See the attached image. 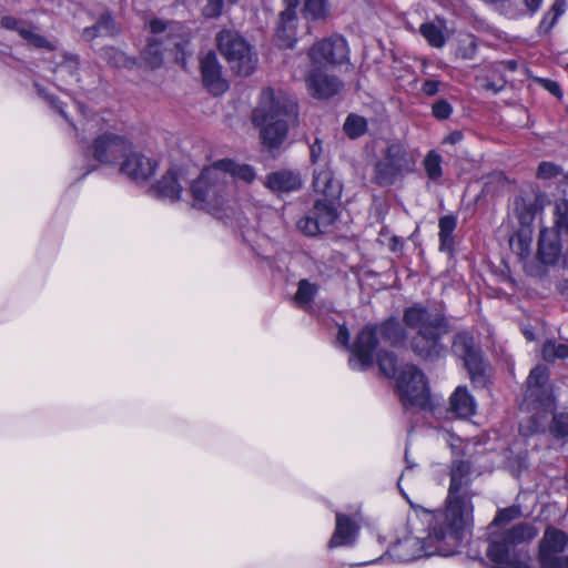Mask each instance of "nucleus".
Segmentation results:
<instances>
[{"mask_svg":"<svg viewBox=\"0 0 568 568\" xmlns=\"http://www.w3.org/2000/svg\"><path fill=\"white\" fill-rule=\"evenodd\" d=\"M404 326L390 317L378 327L382 338L390 346L408 345L412 353L423 362L435 363L445 357L447 346L444 337L450 332L446 314L436 307L415 303L403 311Z\"/></svg>","mask_w":568,"mask_h":568,"instance_id":"f257e3e1","label":"nucleus"},{"mask_svg":"<svg viewBox=\"0 0 568 568\" xmlns=\"http://www.w3.org/2000/svg\"><path fill=\"white\" fill-rule=\"evenodd\" d=\"M470 473L469 462L462 459L452 462L446 508L435 514L437 516L435 530L439 531L442 525L450 526V531L445 536L450 542H455L458 535L464 536L473 515L471 499L476 494L471 489Z\"/></svg>","mask_w":568,"mask_h":568,"instance_id":"f03ea898","label":"nucleus"},{"mask_svg":"<svg viewBox=\"0 0 568 568\" xmlns=\"http://www.w3.org/2000/svg\"><path fill=\"white\" fill-rule=\"evenodd\" d=\"M298 106L294 98L266 88L253 111L252 121L260 129L261 139L268 148L283 143L290 126L297 123Z\"/></svg>","mask_w":568,"mask_h":568,"instance_id":"7ed1b4c3","label":"nucleus"},{"mask_svg":"<svg viewBox=\"0 0 568 568\" xmlns=\"http://www.w3.org/2000/svg\"><path fill=\"white\" fill-rule=\"evenodd\" d=\"M234 179L251 183L255 179V172L247 164H237L229 159L219 160L202 171L192 183L191 193L199 202L219 205Z\"/></svg>","mask_w":568,"mask_h":568,"instance_id":"20e7f679","label":"nucleus"},{"mask_svg":"<svg viewBox=\"0 0 568 568\" xmlns=\"http://www.w3.org/2000/svg\"><path fill=\"white\" fill-rule=\"evenodd\" d=\"M377 363L387 377L396 376V387L406 408L425 410L430 406L429 389L424 373L414 364H405L398 371L397 358L392 352H379Z\"/></svg>","mask_w":568,"mask_h":568,"instance_id":"39448f33","label":"nucleus"},{"mask_svg":"<svg viewBox=\"0 0 568 568\" xmlns=\"http://www.w3.org/2000/svg\"><path fill=\"white\" fill-rule=\"evenodd\" d=\"M437 516L434 515L429 524V534L427 538L422 539L415 536L405 537L398 540L390 548L395 558L400 561H412L422 557L434 555L450 556L457 551V548L464 536L458 535L455 542H450L445 536L450 531V526L442 525L439 531L435 530Z\"/></svg>","mask_w":568,"mask_h":568,"instance_id":"423d86ee","label":"nucleus"},{"mask_svg":"<svg viewBox=\"0 0 568 568\" xmlns=\"http://www.w3.org/2000/svg\"><path fill=\"white\" fill-rule=\"evenodd\" d=\"M537 535L538 529L534 525L519 523L494 536L487 549V556L494 562L490 568H530L526 560L518 558L515 547L531 541Z\"/></svg>","mask_w":568,"mask_h":568,"instance_id":"0eeeda50","label":"nucleus"},{"mask_svg":"<svg viewBox=\"0 0 568 568\" xmlns=\"http://www.w3.org/2000/svg\"><path fill=\"white\" fill-rule=\"evenodd\" d=\"M150 29L153 36L143 51V60L151 69L162 64L165 51H174L176 55L184 52L186 41L176 34L180 30L179 24L154 19L150 22Z\"/></svg>","mask_w":568,"mask_h":568,"instance_id":"6e6552de","label":"nucleus"},{"mask_svg":"<svg viewBox=\"0 0 568 568\" xmlns=\"http://www.w3.org/2000/svg\"><path fill=\"white\" fill-rule=\"evenodd\" d=\"M216 42L220 52L237 74L250 75L254 71L257 57L242 36L235 31L222 30Z\"/></svg>","mask_w":568,"mask_h":568,"instance_id":"1a4fd4ad","label":"nucleus"},{"mask_svg":"<svg viewBox=\"0 0 568 568\" xmlns=\"http://www.w3.org/2000/svg\"><path fill=\"white\" fill-rule=\"evenodd\" d=\"M287 7L280 14V23L276 30L277 38L285 47H292L295 42L296 8L303 4L301 13L311 20L324 19L328 14L326 0H286Z\"/></svg>","mask_w":568,"mask_h":568,"instance_id":"9d476101","label":"nucleus"},{"mask_svg":"<svg viewBox=\"0 0 568 568\" xmlns=\"http://www.w3.org/2000/svg\"><path fill=\"white\" fill-rule=\"evenodd\" d=\"M415 160L399 142L390 143L375 164L374 179L382 186L392 185L399 176L414 170Z\"/></svg>","mask_w":568,"mask_h":568,"instance_id":"9b49d317","label":"nucleus"},{"mask_svg":"<svg viewBox=\"0 0 568 568\" xmlns=\"http://www.w3.org/2000/svg\"><path fill=\"white\" fill-rule=\"evenodd\" d=\"M568 546V535L556 527H546L538 545V560L542 568H568V556H559Z\"/></svg>","mask_w":568,"mask_h":568,"instance_id":"f8f14e48","label":"nucleus"},{"mask_svg":"<svg viewBox=\"0 0 568 568\" xmlns=\"http://www.w3.org/2000/svg\"><path fill=\"white\" fill-rule=\"evenodd\" d=\"M452 349L456 356L463 358L471 382L484 385L486 383L485 364L481 351L475 345L473 335L467 332L455 334Z\"/></svg>","mask_w":568,"mask_h":568,"instance_id":"ddd939ff","label":"nucleus"},{"mask_svg":"<svg viewBox=\"0 0 568 568\" xmlns=\"http://www.w3.org/2000/svg\"><path fill=\"white\" fill-rule=\"evenodd\" d=\"M336 201L316 200L307 215L297 222L298 230L307 236L326 233L338 217Z\"/></svg>","mask_w":568,"mask_h":568,"instance_id":"4468645a","label":"nucleus"},{"mask_svg":"<svg viewBox=\"0 0 568 568\" xmlns=\"http://www.w3.org/2000/svg\"><path fill=\"white\" fill-rule=\"evenodd\" d=\"M132 149V143L125 138L104 133L98 136L92 145L93 158L102 164H113L124 159Z\"/></svg>","mask_w":568,"mask_h":568,"instance_id":"2eb2a0df","label":"nucleus"},{"mask_svg":"<svg viewBox=\"0 0 568 568\" xmlns=\"http://www.w3.org/2000/svg\"><path fill=\"white\" fill-rule=\"evenodd\" d=\"M314 65L342 64L347 60L348 47L346 40L341 36H334L313 44L308 52Z\"/></svg>","mask_w":568,"mask_h":568,"instance_id":"dca6fc26","label":"nucleus"},{"mask_svg":"<svg viewBox=\"0 0 568 568\" xmlns=\"http://www.w3.org/2000/svg\"><path fill=\"white\" fill-rule=\"evenodd\" d=\"M525 399L545 407L551 405L549 372L546 366L538 365L530 371L526 381Z\"/></svg>","mask_w":568,"mask_h":568,"instance_id":"f3484780","label":"nucleus"},{"mask_svg":"<svg viewBox=\"0 0 568 568\" xmlns=\"http://www.w3.org/2000/svg\"><path fill=\"white\" fill-rule=\"evenodd\" d=\"M305 83L310 94L316 99H328L343 88V82L337 77L326 73L317 65L310 70Z\"/></svg>","mask_w":568,"mask_h":568,"instance_id":"a211bd4d","label":"nucleus"},{"mask_svg":"<svg viewBox=\"0 0 568 568\" xmlns=\"http://www.w3.org/2000/svg\"><path fill=\"white\" fill-rule=\"evenodd\" d=\"M377 332L375 327L366 326L364 327L352 347V353L354 357H356L357 362L353 363L351 359V365H359L362 369H366L371 367L374 363V352L378 345L377 341Z\"/></svg>","mask_w":568,"mask_h":568,"instance_id":"6ab92c4d","label":"nucleus"},{"mask_svg":"<svg viewBox=\"0 0 568 568\" xmlns=\"http://www.w3.org/2000/svg\"><path fill=\"white\" fill-rule=\"evenodd\" d=\"M201 74L205 88L214 95L222 94L227 89V82L222 77V67L214 52L210 51L202 58Z\"/></svg>","mask_w":568,"mask_h":568,"instance_id":"aec40b11","label":"nucleus"},{"mask_svg":"<svg viewBox=\"0 0 568 568\" xmlns=\"http://www.w3.org/2000/svg\"><path fill=\"white\" fill-rule=\"evenodd\" d=\"M312 185L315 193L324 196L323 200L337 201L341 197L342 184L327 164L314 169Z\"/></svg>","mask_w":568,"mask_h":568,"instance_id":"412c9836","label":"nucleus"},{"mask_svg":"<svg viewBox=\"0 0 568 568\" xmlns=\"http://www.w3.org/2000/svg\"><path fill=\"white\" fill-rule=\"evenodd\" d=\"M156 163L151 159L131 149L124 156L120 170L134 181H145L154 173Z\"/></svg>","mask_w":568,"mask_h":568,"instance_id":"4be33fe9","label":"nucleus"},{"mask_svg":"<svg viewBox=\"0 0 568 568\" xmlns=\"http://www.w3.org/2000/svg\"><path fill=\"white\" fill-rule=\"evenodd\" d=\"M561 254L559 231L542 229L538 240V257L544 264H555Z\"/></svg>","mask_w":568,"mask_h":568,"instance_id":"5701e85b","label":"nucleus"},{"mask_svg":"<svg viewBox=\"0 0 568 568\" xmlns=\"http://www.w3.org/2000/svg\"><path fill=\"white\" fill-rule=\"evenodd\" d=\"M265 186L277 193H290L302 187L303 182L298 172L278 170L266 175Z\"/></svg>","mask_w":568,"mask_h":568,"instance_id":"b1692460","label":"nucleus"},{"mask_svg":"<svg viewBox=\"0 0 568 568\" xmlns=\"http://www.w3.org/2000/svg\"><path fill=\"white\" fill-rule=\"evenodd\" d=\"M357 535V526L346 515L336 514L335 531L328 541L329 548L353 545Z\"/></svg>","mask_w":568,"mask_h":568,"instance_id":"393cba45","label":"nucleus"},{"mask_svg":"<svg viewBox=\"0 0 568 568\" xmlns=\"http://www.w3.org/2000/svg\"><path fill=\"white\" fill-rule=\"evenodd\" d=\"M476 403L465 386H458L449 397V412L459 418L475 414Z\"/></svg>","mask_w":568,"mask_h":568,"instance_id":"a878e982","label":"nucleus"},{"mask_svg":"<svg viewBox=\"0 0 568 568\" xmlns=\"http://www.w3.org/2000/svg\"><path fill=\"white\" fill-rule=\"evenodd\" d=\"M120 29L112 16L108 12L102 13L97 21L82 30L81 37L84 41H92L100 37H114Z\"/></svg>","mask_w":568,"mask_h":568,"instance_id":"bb28decb","label":"nucleus"},{"mask_svg":"<svg viewBox=\"0 0 568 568\" xmlns=\"http://www.w3.org/2000/svg\"><path fill=\"white\" fill-rule=\"evenodd\" d=\"M153 192L161 199L176 201L180 197L182 187L178 181L176 173L169 170L153 187Z\"/></svg>","mask_w":568,"mask_h":568,"instance_id":"cd10ccee","label":"nucleus"},{"mask_svg":"<svg viewBox=\"0 0 568 568\" xmlns=\"http://www.w3.org/2000/svg\"><path fill=\"white\" fill-rule=\"evenodd\" d=\"M439 251L452 253L454 251L455 240L454 231L457 226V219L453 214L444 215L439 219Z\"/></svg>","mask_w":568,"mask_h":568,"instance_id":"c85d7f7f","label":"nucleus"},{"mask_svg":"<svg viewBox=\"0 0 568 568\" xmlns=\"http://www.w3.org/2000/svg\"><path fill=\"white\" fill-rule=\"evenodd\" d=\"M566 11V1L565 0H555L551 4L550 9L544 14L541 21L537 27L538 36L548 34L555 24L557 23L559 17Z\"/></svg>","mask_w":568,"mask_h":568,"instance_id":"c756f323","label":"nucleus"},{"mask_svg":"<svg viewBox=\"0 0 568 568\" xmlns=\"http://www.w3.org/2000/svg\"><path fill=\"white\" fill-rule=\"evenodd\" d=\"M99 54L105 62L115 68H132L135 63L132 58L113 47L102 48Z\"/></svg>","mask_w":568,"mask_h":568,"instance_id":"7c9ffc66","label":"nucleus"},{"mask_svg":"<svg viewBox=\"0 0 568 568\" xmlns=\"http://www.w3.org/2000/svg\"><path fill=\"white\" fill-rule=\"evenodd\" d=\"M317 291L318 287L315 284L307 280H301L294 300L301 308L306 310L313 302Z\"/></svg>","mask_w":568,"mask_h":568,"instance_id":"2f4dec72","label":"nucleus"},{"mask_svg":"<svg viewBox=\"0 0 568 568\" xmlns=\"http://www.w3.org/2000/svg\"><path fill=\"white\" fill-rule=\"evenodd\" d=\"M442 163H443V158L436 151L433 150L426 154V156L423 161V165H424L427 176L432 181H437L442 178V175H443Z\"/></svg>","mask_w":568,"mask_h":568,"instance_id":"473e14b6","label":"nucleus"},{"mask_svg":"<svg viewBox=\"0 0 568 568\" xmlns=\"http://www.w3.org/2000/svg\"><path fill=\"white\" fill-rule=\"evenodd\" d=\"M510 247L520 258L528 257L530 253L531 236L526 231H519L509 240Z\"/></svg>","mask_w":568,"mask_h":568,"instance_id":"72a5a7b5","label":"nucleus"},{"mask_svg":"<svg viewBox=\"0 0 568 568\" xmlns=\"http://www.w3.org/2000/svg\"><path fill=\"white\" fill-rule=\"evenodd\" d=\"M184 6H197L201 0H180ZM201 11L205 18H217L222 14L224 8L223 0H204Z\"/></svg>","mask_w":568,"mask_h":568,"instance_id":"f704fd0d","label":"nucleus"},{"mask_svg":"<svg viewBox=\"0 0 568 568\" xmlns=\"http://www.w3.org/2000/svg\"><path fill=\"white\" fill-rule=\"evenodd\" d=\"M419 31L432 47L442 48L446 42L442 29L432 22L423 23Z\"/></svg>","mask_w":568,"mask_h":568,"instance_id":"c9c22d12","label":"nucleus"},{"mask_svg":"<svg viewBox=\"0 0 568 568\" xmlns=\"http://www.w3.org/2000/svg\"><path fill=\"white\" fill-rule=\"evenodd\" d=\"M542 357L547 362L565 359L568 357V345L558 344L555 341H547L542 347Z\"/></svg>","mask_w":568,"mask_h":568,"instance_id":"e433bc0d","label":"nucleus"},{"mask_svg":"<svg viewBox=\"0 0 568 568\" xmlns=\"http://www.w3.org/2000/svg\"><path fill=\"white\" fill-rule=\"evenodd\" d=\"M366 130V120L363 116L349 114L344 123L345 133L352 138L361 136Z\"/></svg>","mask_w":568,"mask_h":568,"instance_id":"4c0bfd02","label":"nucleus"},{"mask_svg":"<svg viewBox=\"0 0 568 568\" xmlns=\"http://www.w3.org/2000/svg\"><path fill=\"white\" fill-rule=\"evenodd\" d=\"M20 37L23 38L29 44L33 45L38 49H47L49 51H54L57 47L47 40L43 36L33 32L30 28L27 30L20 31Z\"/></svg>","mask_w":568,"mask_h":568,"instance_id":"58836bf2","label":"nucleus"},{"mask_svg":"<svg viewBox=\"0 0 568 568\" xmlns=\"http://www.w3.org/2000/svg\"><path fill=\"white\" fill-rule=\"evenodd\" d=\"M550 433L556 438L568 436V412L555 414L550 424Z\"/></svg>","mask_w":568,"mask_h":568,"instance_id":"ea45409f","label":"nucleus"},{"mask_svg":"<svg viewBox=\"0 0 568 568\" xmlns=\"http://www.w3.org/2000/svg\"><path fill=\"white\" fill-rule=\"evenodd\" d=\"M477 51V41L474 37L467 36L459 41L457 48V55L464 60H470L475 57Z\"/></svg>","mask_w":568,"mask_h":568,"instance_id":"a19ab883","label":"nucleus"},{"mask_svg":"<svg viewBox=\"0 0 568 568\" xmlns=\"http://www.w3.org/2000/svg\"><path fill=\"white\" fill-rule=\"evenodd\" d=\"M521 515V510L517 506L507 507L504 509L498 510L497 515L495 516L494 520L491 521V526H500L504 524H508L511 520H515L519 518Z\"/></svg>","mask_w":568,"mask_h":568,"instance_id":"79ce46f5","label":"nucleus"},{"mask_svg":"<svg viewBox=\"0 0 568 568\" xmlns=\"http://www.w3.org/2000/svg\"><path fill=\"white\" fill-rule=\"evenodd\" d=\"M556 230L565 231L568 234V201L562 200L556 203Z\"/></svg>","mask_w":568,"mask_h":568,"instance_id":"37998d69","label":"nucleus"},{"mask_svg":"<svg viewBox=\"0 0 568 568\" xmlns=\"http://www.w3.org/2000/svg\"><path fill=\"white\" fill-rule=\"evenodd\" d=\"M432 113L437 120H446L452 115L453 106L447 100L439 99L434 102L432 106Z\"/></svg>","mask_w":568,"mask_h":568,"instance_id":"c03bdc74","label":"nucleus"},{"mask_svg":"<svg viewBox=\"0 0 568 568\" xmlns=\"http://www.w3.org/2000/svg\"><path fill=\"white\" fill-rule=\"evenodd\" d=\"M561 172L560 168L551 162H541L537 169V176L539 179H552L559 175Z\"/></svg>","mask_w":568,"mask_h":568,"instance_id":"a18cd8bd","label":"nucleus"},{"mask_svg":"<svg viewBox=\"0 0 568 568\" xmlns=\"http://www.w3.org/2000/svg\"><path fill=\"white\" fill-rule=\"evenodd\" d=\"M1 26H2L3 28L8 29V30H14V31H17L19 34H20V31H21V30H27V29H28V28H26V27L23 26V23H22L20 20L16 19V18H13V17H11V16L2 17V19H1Z\"/></svg>","mask_w":568,"mask_h":568,"instance_id":"49530a36","label":"nucleus"},{"mask_svg":"<svg viewBox=\"0 0 568 568\" xmlns=\"http://www.w3.org/2000/svg\"><path fill=\"white\" fill-rule=\"evenodd\" d=\"M34 87L37 88V91H38L39 95H41L44 99H47L49 101V103L60 113V115H62L64 119L68 120V116L64 113L62 106L59 104L58 99L48 95L47 92L44 91V89L40 88L38 84H36Z\"/></svg>","mask_w":568,"mask_h":568,"instance_id":"de8ad7c7","label":"nucleus"},{"mask_svg":"<svg viewBox=\"0 0 568 568\" xmlns=\"http://www.w3.org/2000/svg\"><path fill=\"white\" fill-rule=\"evenodd\" d=\"M439 81L426 80L422 85V91L428 97L436 95L439 91Z\"/></svg>","mask_w":568,"mask_h":568,"instance_id":"09e8293b","label":"nucleus"},{"mask_svg":"<svg viewBox=\"0 0 568 568\" xmlns=\"http://www.w3.org/2000/svg\"><path fill=\"white\" fill-rule=\"evenodd\" d=\"M349 337H351V334H349L348 329L343 325L339 326L337 335H336V341H337V343L343 345L346 349L352 351V347L349 346Z\"/></svg>","mask_w":568,"mask_h":568,"instance_id":"8fccbe9b","label":"nucleus"},{"mask_svg":"<svg viewBox=\"0 0 568 568\" xmlns=\"http://www.w3.org/2000/svg\"><path fill=\"white\" fill-rule=\"evenodd\" d=\"M323 152L322 143L318 139L310 146V156L313 164H316Z\"/></svg>","mask_w":568,"mask_h":568,"instance_id":"3c124183","label":"nucleus"},{"mask_svg":"<svg viewBox=\"0 0 568 568\" xmlns=\"http://www.w3.org/2000/svg\"><path fill=\"white\" fill-rule=\"evenodd\" d=\"M542 82H544L545 89L548 90L551 94H554L557 98L562 97L561 88L557 82L551 81V80H542Z\"/></svg>","mask_w":568,"mask_h":568,"instance_id":"603ef678","label":"nucleus"},{"mask_svg":"<svg viewBox=\"0 0 568 568\" xmlns=\"http://www.w3.org/2000/svg\"><path fill=\"white\" fill-rule=\"evenodd\" d=\"M525 3L526 9L529 13L534 14L536 13L542 3V0H523Z\"/></svg>","mask_w":568,"mask_h":568,"instance_id":"864d4df0","label":"nucleus"},{"mask_svg":"<svg viewBox=\"0 0 568 568\" xmlns=\"http://www.w3.org/2000/svg\"><path fill=\"white\" fill-rule=\"evenodd\" d=\"M463 140V133L460 131L450 132L445 139L444 143L457 144Z\"/></svg>","mask_w":568,"mask_h":568,"instance_id":"5fc2aeb1","label":"nucleus"},{"mask_svg":"<svg viewBox=\"0 0 568 568\" xmlns=\"http://www.w3.org/2000/svg\"><path fill=\"white\" fill-rule=\"evenodd\" d=\"M69 61L73 62V63H74V67H77V65H78V59H77V57H70V58H69Z\"/></svg>","mask_w":568,"mask_h":568,"instance_id":"6e6d98bb","label":"nucleus"},{"mask_svg":"<svg viewBox=\"0 0 568 568\" xmlns=\"http://www.w3.org/2000/svg\"><path fill=\"white\" fill-rule=\"evenodd\" d=\"M65 68L71 69V68H73V65H70V64H67V63H65V64H62V65L60 67V69H61V70H63V69H65Z\"/></svg>","mask_w":568,"mask_h":568,"instance_id":"4d7b16f0","label":"nucleus"},{"mask_svg":"<svg viewBox=\"0 0 568 568\" xmlns=\"http://www.w3.org/2000/svg\"><path fill=\"white\" fill-rule=\"evenodd\" d=\"M509 67H510V69L514 70L516 68V63L514 61H511V62H509Z\"/></svg>","mask_w":568,"mask_h":568,"instance_id":"13d9d810","label":"nucleus"},{"mask_svg":"<svg viewBox=\"0 0 568 568\" xmlns=\"http://www.w3.org/2000/svg\"><path fill=\"white\" fill-rule=\"evenodd\" d=\"M487 88H488V89L494 90L495 92H497V91H498V89H496L494 85H490V84H489V85H487Z\"/></svg>","mask_w":568,"mask_h":568,"instance_id":"bf43d9fd","label":"nucleus"},{"mask_svg":"<svg viewBox=\"0 0 568 568\" xmlns=\"http://www.w3.org/2000/svg\"><path fill=\"white\" fill-rule=\"evenodd\" d=\"M525 335L527 336L528 339H532V335L530 333L525 332Z\"/></svg>","mask_w":568,"mask_h":568,"instance_id":"052dcab7","label":"nucleus"},{"mask_svg":"<svg viewBox=\"0 0 568 568\" xmlns=\"http://www.w3.org/2000/svg\"><path fill=\"white\" fill-rule=\"evenodd\" d=\"M566 178L568 179V175Z\"/></svg>","mask_w":568,"mask_h":568,"instance_id":"680f3d73","label":"nucleus"}]
</instances>
